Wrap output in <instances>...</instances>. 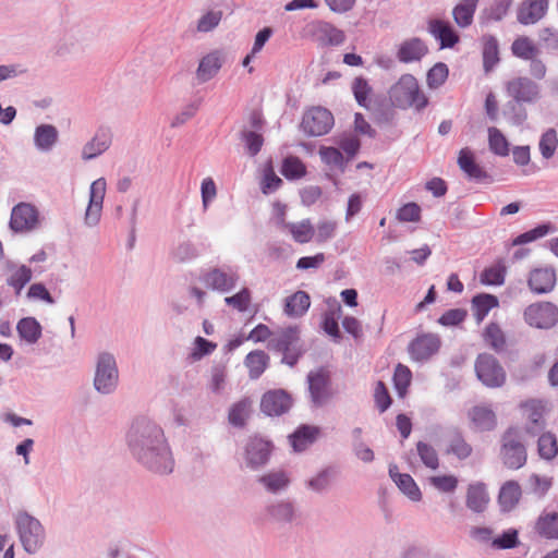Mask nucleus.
Returning <instances> with one entry per match:
<instances>
[{"instance_id": "nucleus-1", "label": "nucleus", "mask_w": 558, "mask_h": 558, "mask_svg": "<svg viewBox=\"0 0 558 558\" xmlns=\"http://www.w3.org/2000/svg\"><path fill=\"white\" fill-rule=\"evenodd\" d=\"M126 441L132 456L148 470L169 474L174 461L162 428L155 422L141 417L133 422Z\"/></svg>"}, {"instance_id": "nucleus-2", "label": "nucleus", "mask_w": 558, "mask_h": 558, "mask_svg": "<svg viewBox=\"0 0 558 558\" xmlns=\"http://www.w3.org/2000/svg\"><path fill=\"white\" fill-rule=\"evenodd\" d=\"M389 98L393 106L398 108H415L422 110L427 106V97L420 89L416 78L411 74L402 75L399 81L391 86Z\"/></svg>"}, {"instance_id": "nucleus-3", "label": "nucleus", "mask_w": 558, "mask_h": 558, "mask_svg": "<svg viewBox=\"0 0 558 558\" xmlns=\"http://www.w3.org/2000/svg\"><path fill=\"white\" fill-rule=\"evenodd\" d=\"M14 524L24 550L36 554L44 545L46 532L40 521L26 511L14 515Z\"/></svg>"}, {"instance_id": "nucleus-4", "label": "nucleus", "mask_w": 558, "mask_h": 558, "mask_svg": "<svg viewBox=\"0 0 558 558\" xmlns=\"http://www.w3.org/2000/svg\"><path fill=\"white\" fill-rule=\"evenodd\" d=\"M95 390L100 395H111L119 386V368L116 356L108 352H99L95 361L93 379Z\"/></svg>"}, {"instance_id": "nucleus-5", "label": "nucleus", "mask_w": 558, "mask_h": 558, "mask_svg": "<svg viewBox=\"0 0 558 558\" xmlns=\"http://www.w3.org/2000/svg\"><path fill=\"white\" fill-rule=\"evenodd\" d=\"M506 94L517 104H536L542 98L541 86L527 76H517L505 85Z\"/></svg>"}, {"instance_id": "nucleus-6", "label": "nucleus", "mask_w": 558, "mask_h": 558, "mask_svg": "<svg viewBox=\"0 0 558 558\" xmlns=\"http://www.w3.org/2000/svg\"><path fill=\"white\" fill-rule=\"evenodd\" d=\"M524 322L537 329H550L558 324V306L551 302L530 304L523 312Z\"/></svg>"}, {"instance_id": "nucleus-7", "label": "nucleus", "mask_w": 558, "mask_h": 558, "mask_svg": "<svg viewBox=\"0 0 558 558\" xmlns=\"http://www.w3.org/2000/svg\"><path fill=\"white\" fill-rule=\"evenodd\" d=\"M201 280L207 288L227 293L235 288L240 275L235 268L230 266L211 267L201 275Z\"/></svg>"}, {"instance_id": "nucleus-8", "label": "nucleus", "mask_w": 558, "mask_h": 558, "mask_svg": "<svg viewBox=\"0 0 558 558\" xmlns=\"http://www.w3.org/2000/svg\"><path fill=\"white\" fill-rule=\"evenodd\" d=\"M477 378L487 387L496 388L504 385L506 373L497 359L492 354H480L475 362Z\"/></svg>"}, {"instance_id": "nucleus-9", "label": "nucleus", "mask_w": 558, "mask_h": 558, "mask_svg": "<svg viewBox=\"0 0 558 558\" xmlns=\"http://www.w3.org/2000/svg\"><path fill=\"white\" fill-rule=\"evenodd\" d=\"M333 122V116L329 110L313 107L303 114L301 128L308 136H322L331 130Z\"/></svg>"}, {"instance_id": "nucleus-10", "label": "nucleus", "mask_w": 558, "mask_h": 558, "mask_svg": "<svg viewBox=\"0 0 558 558\" xmlns=\"http://www.w3.org/2000/svg\"><path fill=\"white\" fill-rule=\"evenodd\" d=\"M501 458L509 469H520L526 462V450L515 429H508L502 437Z\"/></svg>"}, {"instance_id": "nucleus-11", "label": "nucleus", "mask_w": 558, "mask_h": 558, "mask_svg": "<svg viewBox=\"0 0 558 558\" xmlns=\"http://www.w3.org/2000/svg\"><path fill=\"white\" fill-rule=\"evenodd\" d=\"M272 445L260 436H251L244 445V461L247 468L257 470L264 466L271 454Z\"/></svg>"}, {"instance_id": "nucleus-12", "label": "nucleus", "mask_w": 558, "mask_h": 558, "mask_svg": "<svg viewBox=\"0 0 558 558\" xmlns=\"http://www.w3.org/2000/svg\"><path fill=\"white\" fill-rule=\"evenodd\" d=\"M106 190L107 182L105 178H99L92 182L89 199L84 215L85 226L93 228L100 222Z\"/></svg>"}, {"instance_id": "nucleus-13", "label": "nucleus", "mask_w": 558, "mask_h": 558, "mask_svg": "<svg viewBox=\"0 0 558 558\" xmlns=\"http://www.w3.org/2000/svg\"><path fill=\"white\" fill-rule=\"evenodd\" d=\"M306 35L320 47L339 46L345 39L341 29L325 21H315L307 24Z\"/></svg>"}, {"instance_id": "nucleus-14", "label": "nucleus", "mask_w": 558, "mask_h": 558, "mask_svg": "<svg viewBox=\"0 0 558 558\" xmlns=\"http://www.w3.org/2000/svg\"><path fill=\"white\" fill-rule=\"evenodd\" d=\"M113 134L109 126H99L81 149V159L90 161L106 153L112 144Z\"/></svg>"}, {"instance_id": "nucleus-15", "label": "nucleus", "mask_w": 558, "mask_h": 558, "mask_svg": "<svg viewBox=\"0 0 558 558\" xmlns=\"http://www.w3.org/2000/svg\"><path fill=\"white\" fill-rule=\"evenodd\" d=\"M84 33L78 27L63 29L56 43V53L60 57L78 54L85 47Z\"/></svg>"}, {"instance_id": "nucleus-16", "label": "nucleus", "mask_w": 558, "mask_h": 558, "mask_svg": "<svg viewBox=\"0 0 558 558\" xmlns=\"http://www.w3.org/2000/svg\"><path fill=\"white\" fill-rule=\"evenodd\" d=\"M38 225V211L28 203L15 205L11 211L10 228L15 232H27Z\"/></svg>"}, {"instance_id": "nucleus-17", "label": "nucleus", "mask_w": 558, "mask_h": 558, "mask_svg": "<svg viewBox=\"0 0 558 558\" xmlns=\"http://www.w3.org/2000/svg\"><path fill=\"white\" fill-rule=\"evenodd\" d=\"M307 383L313 403L317 407L325 404L331 397L328 373L324 369L310 372Z\"/></svg>"}, {"instance_id": "nucleus-18", "label": "nucleus", "mask_w": 558, "mask_h": 558, "mask_svg": "<svg viewBox=\"0 0 558 558\" xmlns=\"http://www.w3.org/2000/svg\"><path fill=\"white\" fill-rule=\"evenodd\" d=\"M225 63V56L220 50H214L205 54L198 63L195 72L198 84H204L213 80Z\"/></svg>"}, {"instance_id": "nucleus-19", "label": "nucleus", "mask_w": 558, "mask_h": 558, "mask_svg": "<svg viewBox=\"0 0 558 558\" xmlns=\"http://www.w3.org/2000/svg\"><path fill=\"white\" fill-rule=\"evenodd\" d=\"M291 407V398L283 390L266 392L260 401L262 411L269 416L281 415Z\"/></svg>"}, {"instance_id": "nucleus-20", "label": "nucleus", "mask_w": 558, "mask_h": 558, "mask_svg": "<svg viewBox=\"0 0 558 558\" xmlns=\"http://www.w3.org/2000/svg\"><path fill=\"white\" fill-rule=\"evenodd\" d=\"M440 347V339L436 335H423L411 342L409 352L415 361H426L434 355Z\"/></svg>"}, {"instance_id": "nucleus-21", "label": "nucleus", "mask_w": 558, "mask_h": 558, "mask_svg": "<svg viewBox=\"0 0 558 558\" xmlns=\"http://www.w3.org/2000/svg\"><path fill=\"white\" fill-rule=\"evenodd\" d=\"M529 288L537 294H545L556 286V271L554 268H535L530 272L527 280Z\"/></svg>"}, {"instance_id": "nucleus-22", "label": "nucleus", "mask_w": 558, "mask_h": 558, "mask_svg": "<svg viewBox=\"0 0 558 558\" xmlns=\"http://www.w3.org/2000/svg\"><path fill=\"white\" fill-rule=\"evenodd\" d=\"M548 0H525L518 10V21L530 25L538 22L547 12Z\"/></svg>"}, {"instance_id": "nucleus-23", "label": "nucleus", "mask_w": 558, "mask_h": 558, "mask_svg": "<svg viewBox=\"0 0 558 558\" xmlns=\"http://www.w3.org/2000/svg\"><path fill=\"white\" fill-rule=\"evenodd\" d=\"M298 327H288L274 335L268 342L270 350L281 352L301 347Z\"/></svg>"}, {"instance_id": "nucleus-24", "label": "nucleus", "mask_w": 558, "mask_h": 558, "mask_svg": "<svg viewBox=\"0 0 558 558\" xmlns=\"http://www.w3.org/2000/svg\"><path fill=\"white\" fill-rule=\"evenodd\" d=\"M428 32L440 41L441 48H451L459 41V36L452 26L442 20L434 19L428 22Z\"/></svg>"}, {"instance_id": "nucleus-25", "label": "nucleus", "mask_w": 558, "mask_h": 558, "mask_svg": "<svg viewBox=\"0 0 558 558\" xmlns=\"http://www.w3.org/2000/svg\"><path fill=\"white\" fill-rule=\"evenodd\" d=\"M489 502V496L486 486L483 483H472L466 489V507L476 513L483 512Z\"/></svg>"}, {"instance_id": "nucleus-26", "label": "nucleus", "mask_w": 558, "mask_h": 558, "mask_svg": "<svg viewBox=\"0 0 558 558\" xmlns=\"http://www.w3.org/2000/svg\"><path fill=\"white\" fill-rule=\"evenodd\" d=\"M389 475L398 488L412 501L422 499V493L411 475L399 473L396 465L389 468Z\"/></svg>"}, {"instance_id": "nucleus-27", "label": "nucleus", "mask_w": 558, "mask_h": 558, "mask_svg": "<svg viewBox=\"0 0 558 558\" xmlns=\"http://www.w3.org/2000/svg\"><path fill=\"white\" fill-rule=\"evenodd\" d=\"M269 518L280 524L292 523L299 519V513L291 501L280 500L267 507Z\"/></svg>"}, {"instance_id": "nucleus-28", "label": "nucleus", "mask_w": 558, "mask_h": 558, "mask_svg": "<svg viewBox=\"0 0 558 558\" xmlns=\"http://www.w3.org/2000/svg\"><path fill=\"white\" fill-rule=\"evenodd\" d=\"M427 53V47L420 38L403 41L397 52L398 59L403 63L421 60Z\"/></svg>"}, {"instance_id": "nucleus-29", "label": "nucleus", "mask_w": 558, "mask_h": 558, "mask_svg": "<svg viewBox=\"0 0 558 558\" xmlns=\"http://www.w3.org/2000/svg\"><path fill=\"white\" fill-rule=\"evenodd\" d=\"M7 269L10 276L7 278V284L13 288L16 294H20L23 288L32 280L33 271L26 265H16L13 262L7 263Z\"/></svg>"}, {"instance_id": "nucleus-30", "label": "nucleus", "mask_w": 558, "mask_h": 558, "mask_svg": "<svg viewBox=\"0 0 558 558\" xmlns=\"http://www.w3.org/2000/svg\"><path fill=\"white\" fill-rule=\"evenodd\" d=\"M469 418L476 430H490L496 426V415L486 405H475L469 411Z\"/></svg>"}, {"instance_id": "nucleus-31", "label": "nucleus", "mask_w": 558, "mask_h": 558, "mask_svg": "<svg viewBox=\"0 0 558 558\" xmlns=\"http://www.w3.org/2000/svg\"><path fill=\"white\" fill-rule=\"evenodd\" d=\"M319 428L311 425L300 426L290 437V444L295 452H302L315 442Z\"/></svg>"}, {"instance_id": "nucleus-32", "label": "nucleus", "mask_w": 558, "mask_h": 558, "mask_svg": "<svg viewBox=\"0 0 558 558\" xmlns=\"http://www.w3.org/2000/svg\"><path fill=\"white\" fill-rule=\"evenodd\" d=\"M281 230L289 232L295 242L302 244L310 242L315 235V229L310 219L301 222H287L286 219H281Z\"/></svg>"}, {"instance_id": "nucleus-33", "label": "nucleus", "mask_w": 558, "mask_h": 558, "mask_svg": "<svg viewBox=\"0 0 558 558\" xmlns=\"http://www.w3.org/2000/svg\"><path fill=\"white\" fill-rule=\"evenodd\" d=\"M59 132L52 124H40L35 129L34 144L40 151H49L57 144Z\"/></svg>"}, {"instance_id": "nucleus-34", "label": "nucleus", "mask_w": 558, "mask_h": 558, "mask_svg": "<svg viewBox=\"0 0 558 558\" xmlns=\"http://www.w3.org/2000/svg\"><path fill=\"white\" fill-rule=\"evenodd\" d=\"M16 331L21 340L33 345L40 339L43 328L36 318L24 317L17 322Z\"/></svg>"}, {"instance_id": "nucleus-35", "label": "nucleus", "mask_w": 558, "mask_h": 558, "mask_svg": "<svg viewBox=\"0 0 558 558\" xmlns=\"http://www.w3.org/2000/svg\"><path fill=\"white\" fill-rule=\"evenodd\" d=\"M310 305V295L300 290L286 299L283 312L289 317H301L308 311Z\"/></svg>"}, {"instance_id": "nucleus-36", "label": "nucleus", "mask_w": 558, "mask_h": 558, "mask_svg": "<svg viewBox=\"0 0 558 558\" xmlns=\"http://www.w3.org/2000/svg\"><path fill=\"white\" fill-rule=\"evenodd\" d=\"M478 0H460L452 10V16L456 24L461 28H466L473 23Z\"/></svg>"}, {"instance_id": "nucleus-37", "label": "nucleus", "mask_w": 558, "mask_h": 558, "mask_svg": "<svg viewBox=\"0 0 558 558\" xmlns=\"http://www.w3.org/2000/svg\"><path fill=\"white\" fill-rule=\"evenodd\" d=\"M521 497V487L514 481L506 482L499 492L498 501L502 511L512 510L519 502Z\"/></svg>"}, {"instance_id": "nucleus-38", "label": "nucleus", "mask_w": 558, "mask_h": 558, "mask_svg": "<svg viewBox=\"0 0 558 558\" xmlns=\"http://www.w3.org/2000/svg\"><path fill=\"white\" fill-rule=\"evenodd\" d=\"M458 165L470 179L482 180L486 178V172L475 162L473 153L469 148L460 150Z\"/></svg>"}, {"instance_id": "nucleus-39", "label": "nucleus", "mask_w": 558, "mask_h": 558, "mask_svg": "<svg viewBox=\"0 0 558 558\" xmlns=\"http://www.w3.org/2000/svg\"><path fill=\"white\" fill-rule=\"evenodd\" d=\"M499 301L493 294L482 293L472 299V311L477 323H481L490 310L497 307Z\"/></svg>"}, {"instance_id": "nucleus-40", "label": "nucleus", "mask_w": 558, "mask_h": 558, "mask_svg": "<svg viewBox=\"0 0 558 558\" xmlns=\"http://www.w3.org/2000/svg\"><path fill=\"white\" fill-rule=\"evenodd\" d=\"M244 363L248 368L250 378L257 379L267 368L269 356L262 350H255L246 355Z\"/></svg>"}, {"instance_id": "nucleus-41", "label": "nucleus", "mask_w": 558, "mask_h": 558, "mask_svg": "<svg viewBox=\"0 0 558 558\" xmlns=\"http://www.w3.org/2000/svg\"><path fill=\"white\" fill-rule=\"evenodd\" d=\"M251 409L252 400L250 398H243L233 403L228 414L229 423L235 427H243L251 414Z\"/></svg>"}, {"instance_id": "nucleus-42", "label": "nucleus", "mask_w": 558, "mask_h": 558, "mask_svg": "<svg viewBox=\"0 0 558 558\" xmlns=\"http://www.w3.org/2000/svg\"><path fill=\"white\" fill-rule=\"evenodd\" d=\"M258 482L262 483L269 493L277 494L289 486L290 478L283 471H274L260 476Z\"/></svg>"}, {"instance_id": "nucleus-43", "label": "nucleus", "mask_w": 558, "mask_h": 558, "mask_svg": "<svg viewBox=\"0 0 558 558\" xmlns=\"http://www.w3.org/2000/svg\"><path fill=\"white\" fill-rule=\"evenodd\" d=\"M499 62L498 41L494 36L483 37V65L486 72H489Z\"/></svg>"}, {"instance_id": "nucleus-44", "label": "nucleus", "mask_w": 558, "mask_h": 558, "mask_svg": "<svg viewBox=\"0 0 558 558\" xmlns=\"http://www.w3.org/2000/svg\"><path fill=\"white\" fill-rule=\"evenodd\" d=\"M511 50L517 58L527 61L534 57H538L541 53L539 48L534 44V41L525 36L518 37L512 43Z\"/></svg>"}, {"instance_id": "nucleus-45", "label": "nucleus", "mask_w": 558, "mask_h": 558, "mask_svg": "<svg viewBox=\"0 0 558 558\" xmlns=\"http://www.w3.org/2000/svg\"><path fill=\"white\" fill-rule=\"evenodd\" d=\"M341 314V306L336 301L330 305L329 310L324 313L323 317V329L326 333L335 338L340 339V330L338 326V318Z\"/></svg>"}, {"instance_id": "nucleus-46", "label": "nucleus", "mask_w": 558, "mask_h": 558, "mask_svg": "<svg viewBox=\"0 0 558 558\" xmlns=\"http://www.w3.org/2000/svg\"><path fill=\"white\" fill-rule=\"evenodd\" d=\"M558 148V135L554 128L547 129L539 137L538 149L546 160L551 159Z\"/></svg>"}, {"instance_id": "nucleus-47", "label": "nucleus", "mask_w": 558, "mask_h": 558, "mask_svg": "<svg viewBox=\"0 0 558 558\" xmlns=\"http://www.w3.org/2000/svg\"><path fill=\"white\" fill-rule=\"evenodd\" d=\"M319 156L323 162L331 169L344 171L347 161L338 148L322 146L319 148Z\"/></svg>"}, {"instance_id": "nucleus-48", "label": "nucleus", "mask_w": 558, "mask_h": 558, "mask_svg": "<svg viewBox=\"0 0 558 558\" xmlns=\"http://www.w3.org/2000/svg\"><path fill=\"white\" fill-rule=\"evenodd\" d=\"M536 531L546 538H558V514L550 513L539 517Z\"/></svg>"}, {"instance_id": "nucleus-49", "label": "nucleus", "mask_w": 558, "mask_h": 558, "mask_svg": "<svg viewBox=\"0 0 558 558\" xmlns=\"http://www.w3.org/2000/svg\"><path fill=\"white\" fill-rule=\"evenodd\" d=\"M538 453L545 460L554 459L558 453L557 438L551 433H543L537 441Z\"/></svg>"}, {"instance_id": "nucleus-50", "label": "nucleus", "mask_w": 558, "mask_h": 558, "mask_svg": "<svg viewBox=\"0 0 558 558\" xmlns=\"http://www.w3.org/2000/svg\"><path fill=\"white\" fill-rule=\"evenodd\" d=\"M488 145L489 149L498 156L509 154V143L506 136L495 126L488 128Z\"/></svg>"}, {"instance_id": "nucleus-51", "label": "nucleus", "mask_w": 558, "mask_h": 558, "mask_svg": "<svg viewBox=\"0 0 558 558\" xmlns=\"http://www.w3.org/2000/svg\"><path fill=\"white\" fill-rule=\"evenodd\" d=\"M332 476L331 469H324L306 482V487L317 494L325 493L331 485Z\"/></svg>"}, {"instance_id": "nucleus-52", "label": "nucleus", "mask_w": 558, "mask_h": 558, "mask_svg": "<svg viewBox=\"0 0 558 558\" xmlns=\"http://www.w3.org/2000/svg\"><path fill=\"white\" fill-rule=\"evenodd\" d=\"M416 451H417V454H418L421 461L423 462V464L426 468H428L430 470L438 469L439 458H438L437 451L435 450V448L432 445L426 444L424 441H418L416 444Z\"/></svg>"}, {"instance_id": "nucleus-53", "label": "nucleus", "mask_w": 558, "mask_h": 558, "mask_svg": "<svg viewBox=\"0 0 558 558\" xmlns=\"http://www.w3.org/2000/svg\"><path fill=\"white\" fill-rule=\"evenodd\" d=\"M484 340L496 351H501L506 344L505 335L501 328L495 323H490L485 328Z\"/></svg>"}, {"instance_id": "nucleus-54", "label": "nucleus", "mask_w": 558, "mask_h": 558, "mask_svg": "<svg viewBox=\"0 0 558 558\" xmlns=\"http://www.w3.org/2000/svg\"><path fill=\"white\" fill-rule=\"evenodd\" d=\"M251 302L252 293L248 288H242L238 293L225 298V303L240 313L246 312Z\"/></svg>"}, {"instance_id": "nucleus-55", "label": "nucleus", "mask_w": 558, "mask_h": 558, "mask_svg": "<svg viewBox=\"0 0 558 558\" xmlns=\"http://www.w3.org/2000/svg\"><path fill=\"white\" fill-rule=\"evenodd\" d=\"M352 92L357 104L364 108L369 107L372 87L364 77H356L352 83Z\"/></svg>"}, {"instance_id": "nucleus-56", "label": "nucleus", "mask_w": 558, "mask_h": 558, "mask_svg": "<svg viewBox=\"0 0 558 558\" xmlns=\"http://www.w3.org/2000/svg\"><path fill=\"white\" fill-rule=\"evenodd\" d=\"M221 10H210L204 13L197 21V31L199 33H208L215 29L222 19Z\"/></svg>"}, {"instance_id": "nucleus-57", "label": "nucleus", "mask_w": 558, "mask_h": 558, "mask_svg": "<svg viewBox=\"0 0 558 558\" xmlns=\"http://www.w3.org/2000/svg\"><path fill=\"white\" fill-rule=\"evenodd\" d=\"M506 267L501 264L486 268L481 275V281L488 286H501L505 282Z\"/></svg>"}, {"instance_id": "nucleus-58", "label": "nucleus", "mask_w": 558, "mask_h": 558, "mask_svg": "<svg viewBox=\"0 0 558 558\" xmlns=\"http://www.w3.org/2000/svg\"><path fill=\"white\" fill-rule=\"evenodd\" d=\"M305 166L296 157H288L284 159L281 168V173L287 179H299L305 174Z\"/></svg>"}, {"instance_id": "nucleus-59", "label": "nucleus", "mask_w": 558, "mask_h": 558, "mask_svg": "<svg viewBox=\"0 0 558 558\" xmlns=\"http://www.w3.org/2000/svg\"><path fill=\"white\" fill-rule=\"evenodd\" d=\"M448 452L454 454L458 459L463 460L471 456L472 447L459 433H456L450 439Z\"/></svg>"}, {"instance_id": "nucleus-60", "label": "nucleus", "mask_w": 558, "mask_h": 558, "mask_svg": "<svg viewBox=\"0 0 558 558\" xmlns=\"http://www.w3.org/2000/svg\"><path fill=\"white\" fill-rule=\"evenodd\" d=\"M335 141L349 158L354 157L360 149V140L352 133H343L337 136Z\"/></svg>"}, {"instance_id": "nucleus-61", "label": "nucleus", "mask_w": 558, "mask_h": 558, "mask_svg": "<svg viewBox=\"0 0 558 558\" xmlns=\"http://www.w3.org/2000/svg\"><path fill=\"white\" fill-rule=\"evenodd\" d=\"M448 77V68L445 63H436L427 73V85L430 88L441 86Z\"/></svg>"}, {"instance_id": "nucleus-62", "label": "nucleus", "mask_w": 558, "mask_h": 558, "mask_svg": "<svg viewBox=\"0 0 558 558\" xmlns=\"http://www.w3.org/2000/svg\"><path fill=\"white\" fill-rule=\"evenodd\" d=\"M430 485L441 493H453L458 487V478L454 475H439L429 478Z\"/></svg>"}, {"instance_id": "nucleus-63", "label": "nucleus", "mask_w": 558, "mask_h": 558, "mask_svg": "<svg viewBox=\"0 0 558 558\" xmlns=\"http://www.w3.org/2000/svg\"><path fill=\"white\" fill-rule=\"evenodd\" d=\"M519 543L518 532L514 529H510L502 533L501 536L494 537L492 547L496 549H510L514 548Z\"/></svg>"}, {"instance_id": "nucleus-64", "label": "nucleus", "mask_w": 558, "mask_h": 558, "mask_svg": "<svg viewBox=\"0 0 558 558\" xmlns=\"http://www.w3.org/2000/svg\"><path fill=\"white\" fill-rule=\"evenodd\" d=\"M520 105L512 100L504 111L505 117L513 125H521L527 119L526 110L521 108Z\"/></svg>"}]
</instances>
